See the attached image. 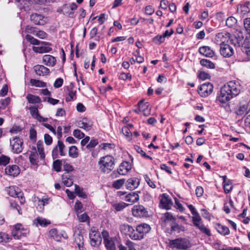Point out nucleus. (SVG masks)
Returning a JSON list of instances; mask_svg holds the SVG:
<instances>
[{
	"label": "nucleus",
	"mask_w": 250,
	"mask_h": 250,
	"mask_svg": "<svg viewBox=\"0 0 250 250\" xmlns=\"http://www.w3.org/2000/svg\"><path fill=\"white\" fill-rule=\"evenodd\" d=\"M241 85L238 82L229 81L221 88L220 93L217 97L216 103L226 110L229 109V102L237 96L241 91Z\"/></svg>",
	"instance_id": "f257e3e1"
},
{
	"label": "nucleus",
	"mask_w": 250,
	"mask_h": 250,
	"mask_svg": "<svg viewBox=\"0 0 250 250\" xmlns=\"http://www.w3.org/2000/svg\"><path fill=\"white\" fill-rule=\"evenodd\" d=\"M114 158L110 155H107L100 158L98 162L100 170L105 173H109L114 168Z\"/></svg>",
	"instance_id": "f03ea898"
},
{
	"label": "nucleus",
	"mask_w": 250,
	"mask_h": 250,
	"mask_svg": "<svg viewBox=\"0 0 250 250\" xmlns=\"http://www.w3.org/2000/svg\"><path fill=\"white\" fill-rule=\"evenodd\" d=\"M150 226L146 223L141 224L136 227L135 235H133L134 240H141L144 238L145 234L148 233L150 230Z\"/></svg>",
	"instance_id": "7ed1b4c3"
},
{
	"label": "nucleus",
	"mask_w": 250,
	"mask_h": 250,
	"mask_svg": "<svg viewBox=\"0 0 250 250\" xmlns=\"http://www.w3.org/2000/svg\"><path fill=\"white\" fill-rule=\"evenodd\" d=\"M8 194L11 197L19 198L20 203L24 204L25 202L23 192L21 189L17 186H10L7 188Z\"/></svg>",
	"instance_id": "20e7f679"
},
{
	"label": "nucleus",
	"mask_w": 250,
	"mask_h": 250,
	"mask_svg": "<svg viewBox=\"0 0 250 250\" xmlns=\"http://www.w3.org/2000/svg\"><path fill=\"white\" fill-rule=\"evenodd\" d=\"M189 243L185 238H178L171 240L169 242V246L171 248H176L179 249H187L189 247Z\"/></svg>",
	"instance_id": "39448f33"
},
{
	"label": "nucleus",
	"mask_w": 250,
	"mask_h": 250,
	"mask_svg": "<svg viewBox=\"0 0 250 250\" xmlns=\"http://www.w3.org/2000/svg\"><path fill=\"white\" fill-rule=\"evenodd\" d=\"M192 222L194 226L199 229L203 233L210 236L211 234L210 231L202 223L200 215L193 216Z\"/></svg>",
	"instance_id": "423d86ee"
},
{
	"label": "nucleus",
	"mask_w": 250,
	"mask_h": 250,
	"mask_svg": "<svg viewBox=\"0 0 250 250\" xmlns=\"http://www.w3.org/2000/svg\"><path fill=\"white\" fill-rule=\"evenodd\" d=\"M132 214L138 218L147 217L148 216V211L143 206L138 205L134 206L132 208Z\"/></svg>",
	"instance_id": "0eeeda50"
},
{
	"label": "nucleus",
	"mask_w": 250,
	"mask_h": 250,
	"mask_svg": "<svg viewBox=\"0 0 250 250\" xmlns=\"http://www.w3.org/2000/svg\"><path fill=\"white\" fill-rule=\"evenodd\" d=\"M213 89V85L209 83H207L202 84L198 90L199 95L203 97H206L210 95Z\"/></svg>",
	"instance_id": "6e6552de"
},
{
	"label": "nucleus",
	"mask_w": 250,
	"mask_h": 250,
	"mask_svg": "<svg viewBox=\"0 0 250 250\" xmlns=\"http://www.w3.org/2000/svg\"><path fill=\"white\" fill-rule=\"evenodd\" d=\"M10 145L12 146L13 152L19 153L21 152L23 147V142L19 137H14L10 141Z\"/></svg>",
	"instance_id": "1a4fd4ad"
},
{
	"label": "nucleus",
	"mask_w": 250,
	"mask_h": 250,
	"mask_svg": "<svg viewBox=\"0 0 250 250\" xmlns=\"http://www.w3.org/2000/svg\"><path fill=\"white\" fill-rule=\"evenodd\" d=\"M89 238L90 239V244L93 247L98 246L101 243L102 238L100 233L98 231L91 229L89 233Z\"/></svg>",
	"instance_id": "9d476101"
},
{
	"label": "nucleus",
	"mask_w": 250,
	"mask_h": 250,
	"mask_svg": "<svg viewBox=\"0 0 250 250\" xmlns=\"http://www.w3.org/2000/svg\"><path fill=\"white\" fill-rule=\"evenodd\" d=\"M42 44L41 46H33L32 50L34 52L38 53H44L49 52L52 50V48L49 46L51 44L48 42H42L40 43Z\"/></svg>",
	"instance_id": "9b49d317"
},
{
	"label": "nucleus",
	"mask_w": 250,
	"mask_h": 250,
	"mask_svg": "<svg viewBox=\"0 0 250 250\" xmlns=\"http://www.w3.org/2000/svg\"><path fill=\"white\" fill-rule=\"evenodd\" d=\"M31 21L36 25H43L46 23L45 17L42 15L32 13L30 16Z\"/></svg>",
	"instance_id": "f8f14e48"
},
{
	"label": "nucleus",
	"mask_w": 250,
	"mask_h": 250,
	"mask_svg": "<svg viewBox=\"0 0 250 250\" xmlns=\"http://www.w3.org/2000/svg\"><path fill=\"white\" fill-rule=\"evenodd\" d=\"M44 158H41L40 155L37 152V150L35 147L32 148L30 152L29 157V162L32 165L38 166V163L40 161L44 159Z\"/></svg>",
	"instance_id": "ddd939ff"
},
{
	"label": "nucleus",
	"mask_w": 250,
	"mask_h": 250,
	"mask_svg": "<svg viewBox=\"0 0 250 250\" xmlns=\"http://www.w3.org/2000/svg\"><path fill=\"white\" fill-rule=\"evenodd\" d=\"M220 52L224 57L229 58L234 54L233 48L228 44H224L220 46Z\"/></svg>",
	"instance_id": "4468645a"
},
{
	"label": "nucleus",
	"mask_w": 250,
	"mask_h": 250,
	"mask_svg": "<svg viewBox=\"0 0 250 250\" xmlns=\"http://www.w3.org/2000/svg\"><path fill=\"white\" fill-rule=\"evenodd\" d=\"M229 39V33H219L215 36V42L221 46V45L227 44V43L228 42Z\"/></svg>",
	"instance_id": "2eb2a0df"
},
{
	"label": "nucleus",
	"mask_w": 250,
	"mask_h": 250,
	"mask_svg": "<svg viewBox=\"0 0 250 250\" xmlns=\"http://www.w3.org/2000/svg\"><path fill=\"white\" fill-rule=\"evenodd\" d=\"M172 205V202L169 196L166 193H164L161 196L160 206L166 209L170 208Z\"/></svg>",
	"instance_id": "dca6fc26"
},
{
	"label": "nucleus",
	"mask_w": 250,
	"mask_h": 250,
	"mask_svg": "<svg viewBox=\"0 0 250 250\" xmlns=\"http://www.w3.org/2000/svg\"><path fill=\"white\" fill-rule=\"evenodd\" d=\"M121 231L129 236L130 238L134 240L133 235H135V230L133 227L128 224H124L120 226Z\"/></svg>",
	"instance_id": "f3484780"
},
{
	"label": "nucleus",
	"mask_w": 250,
	"mask_h": 250,
	"mask_svg": "<svg viewBox=\"0 0 250 250\" xmlns=\"http://www.w3.org/2000/svg\"><path fill=\"white\" fill-rule=\"evenodd\" d=\"M20 172L19 167L15 165H9L7 166L5 169V172L6 174L16 177L18 176Z\"/></svg>",
	"instance_id": "a211bd4d"
},
{
	"label": "nucleus",
	"mask_w": 250,
	"mask_h": 250,
	"mask_svg": "<svg viewBox=\"0 0 250 250\" xmlns=\"http://www.w3.org/2000/svg\"><path fill=\"white\" fill-rule=\"evenodd\" d=\"M140 185V180L138 178L133 177L129 178L126 181L125 186L129 190H134Z\"/></svg>",
	"instance_id": "6ab92c4d"
},
{
	"label": "nucleus",
	"mask_w": 250,
	"mask_h": 250,
	"mask_svg": "<svg viewBox=\"0 0 250 250\" xmlns=\"http://www.w3.org/2000/svg\"><path fill=\"white\" fill-rule=\"evenodd\" d=\"M131 169L130 163L127 161L122 162L118 169V173L120 175H125Z\"/></svg>",
	"instance_id": "aec40b11"
},
{
	"label": "nucleus",
	"mask_w": 250,
	"mask_h": 250,
	"mask_svg": "<svg viewBox=\"0 0 250 250\" xmlns=\"http://www.w3.org/2000/svg\"><path fill=\"white\" fill-rule=\"evenodd\" d=\"M243 37L238 36H236L235 35H230L229 34V42H230L234 45L235 47H241L243 44Z\"/></svg>",
	"instance_id": "412c9836"
},
{
	"label": "nucleus",
	"mask_w": 250,
	"mask_h": 250,
	"mask_svg": "<svg viewBox=\"0 0 250 250\" xmlns=\"http://www.w3.org/2000/svg\"><path fill=\"white\" fill-rule=\"evenodd\" d=\"M34 70L37 75L44 76L50 72L49 69L42 65H36L34 67Z\"/></svg>",
	"instance_id": "4be33fe9"
},
{
	"label": "nucleus",
	"mask_w": 250,
	"mask_h": 250,
	"mask_svg": "<svg viewBox=\"0 0 250 250\" xmlns=\"http://www.w3.org/2000/svg\"><path fill=\"white\" fill-rule=\"evenodd\" d=\"M199 52L207 57H212L214 55V52L210 47L207 46H203L199 48Z\"/></svg>",
	"instance_id": "5701e85b"
},
{
	"label": "nucleus",
	"mask_w": 250,
	"mask_h": 250,
	"mask_svg": "<svg viewBox=\"0 0 250 250\" xmlns=\"http://www.w3.org/2000/svg\"><path fill=\"white\" fill-rule=\"evenodd\" d=\"M42 61L44 64L49 66H53L56 64V58L50 55H44Z\"/></svg>",
	"instance_id": "b1692460"
},
{
	"label": "nucleus",
	"mask_w": 250,
	"mask_h": 250,
	"mask_svg": "<svg viewBox=\"0 0 250 250\" xmlns=\"http://www.w3.org/2000/svg\"><path fill=\"white\" fill-rule=\"evenodd\" d=\"M62 181L66 187H70L73 183V179L68 172L64 173L62 175Z\"/></svg>",
	"instance_id": "393cba45"
},
{
	"label": "nucleus",
	"mask_w": 250,
	"mask_h": 250,
	"mask_svg": "<svg viewBox=\"0 0 250 250\" xmlns=\"http://www.w3.org/2000/svg\"><path fill=\"white\" fill-rule=\"evenodd\" d=\"M139 196L138 194L134 192H131L127 194L125 198V200L126 202L133 203L139 200Z\"/></svg>",
	"instance_id": "a878e982"
},
{
	"label": "nucleus",
	"mask_w": 250,
	"mask_h": 250,
	"mask_svg": "<svg viewBox=\"0 0 250 250\" xmlns=\"http://www.w3.org/2000/svg\"><path fill=\"white\" fill-rule=\"evenodd\" d=\"M244 56H246L245 61L250 60V46L249 44L244 43L241 48Z\"/></svg>",
	"instance_id": "bb28decb"
},
{
	"label": "nucleus",
	"mask_w": 250,
	"mask_h": 250,
	"mask_svg": "<svg viewBox=\"0 0 250 250\" xmlns=\"http://www.w3.org/2000/svg\"><path fill=\"white\" fill-rule=\"evenodd\" d=\"M248 104H240L239 108L236 111L237 115L242 116L245 114H247L250 111V108L248 109Z\"/></svg>",
	"instance_id": "cd10ccee"
},
{
	"label": "nucleus",
	"mask_w": 250,
	"mask_h": 250,
	"mask_svg": "<svg viewBox=\"0 0 250 250\" xmlns=\"http://www.w3.org/2000/svg\"><path fill=\"white\" fill-rule=\"evenodd\" d=\"M75 242L80 250H85L83 247V238L80 233L75 235Z\"/></svg>",
	"instance_id": "c85d7f7f"
},
{
	"label": "nucleus",
	"mask_w": 250,
	"mask_h": 250,
	"mask_svg": "<svg viewBox=\"0 0 250 250\" xmlns=\"http://www.w3.org/2000/svg\"><path fill=\"white\" fill-rule=\"evenodd\" d=\"M34 223L36 224L37 226L39 225L42 227H44L50 224V222L45 218L38 217L34 221Z\"/></svg>",
	"instance_id": "c756f323"
},
{
	"label": "nucleus",
	"mask_w": 250,
	"mask_h": 250,
	"mask_svg": "<svg viewBox=\"0 0 250 250\" xmlns=\"http://www.w3.org/2000/svg\"><path fill=\"white\" fill-rule=\"evenodd\" d=\"M68 95L65 97V101L66 102H70L74 101L76 99V91L71 88H68Z\"/></svg>",
	"instance_id": "7c9ffc66"
},
{
	"label": "nucleus",
	"mask_w": 250,
	"mask_h": 250,
	"mask_svg": "<svg viewBox=\"0 0 250 250\" xmlns=\"http://www.w3.org/2000/svg\"><path fill=\"white\" fill-rule=\"evenodd\" d=\"M37 151L40 155V158H44L45 157V155L44 153V148H43V142L42 141H39L37 142Z\"/></svg>",
	"instance_id": "2f4dec72"
},
{
	"label": "nucleus",
	"mask_w": 250,
	"mask_h": 250,
	"mask_svg": "<svg viewBox=\"0 0 250 250\" xmlns=\"http://www.w3.org/2000/svg\"><path fill=\"white\" fill-rule=\"evenodd\" d=\"M162 219L166 223L171 222V224L174 223L176 220V218L173 216L171 213L168 212H167L164 214L163 216L162 217Z\"/></svg>",
	"instance_id": "473e14b6"
},
{
	"label": "nucleus",
	"mask_w": 250,
	"mask_h": 250,
	"mask_svg": "<svg viewBox=\"0 0 250 250\" xmlns=\"http://www.w3.org/2000/svg\"><path fill=\"white\" fill-rule=\"evenodd\" d=\"M10 208L11 209L13 210H16L18 211V213L20 215L22 214V211L21 208L20 206L17 204V203L13 200H10L9 201Z\"/></svg>",
	"instance_id": "72a5a7b5"
},
{
	"label": "nucleus",
	"mask_w": 250,
	"mask_h": 250,
	"mask_svg": "<svg viewBox=\"0 0 250 250\" xmlns=\"http://www.w3.org/2000/svg\"><path fill=\"white\" fill-rule=\"evenodd\" d=\"M217 230L223 235H228L229 233V229L227 227L220 224L218 225Z\"/></svg>",
	"instance_id": "f704fd0d"
},
{
	"label": "nucleus",
	"mask_w": 250,
	"mask_h": 250,
	"mask_svg": "<svg viewBox=\"0 0 250 250\" xmlns=\"http://www.w3.org/2000/svg\"><path fill=\"white\" fill-rule=\"evenodd\" d=\"M104 245L107 250H115L116 247L114 241L111 239H106Z\"/></svg>",
	"instance_id": "c9c22d12"
},
{
	"label": "nucleus",
	"mask_w": 250,
	"mask_h": 250,
	"mask_svg": "<svg viewBox=\"0 0 250 250\" xmlns=\"http://www.w3.org/2000/svg\"><path fill=\"white\" fill-rule=\"evenodd\" d=\"M77 218L80 222H86L89 225L90 218L86 213H83L81 214H77Z\"/></svg>",
	"instance_id": "e433bc0d"
},
{
	"label": "nucleus",
	"mask_w": 250,
	"mask_h": 250,
	"mask_svg": "<svg viewBox=\"0 0 250 250\" xmlns=\"http://www.w3.org/2000/svg\"><path fill=\"white\" fill-rule=\"evenodd\" d=\"M200 64L208 68L213 69L215 68L214 64L211 61L207 59H202L200 61Z\"/></svg>",
	"instance_id": "4c0bfd02"
},
{
	"label": "nucleus",
	"mask_w": 250,
	"mask_h": 250,
	"mask_svg": "<svg viewBox=\"0 0 250 250\" xmlns=\"http://www.w3.org/2000/svg\"><path fill=\"white\" fill-rule=\"evenodd\" d=\"M69 155L70 157L76 158L79 156L78 148L76 146H73L70 147L69 149Z\"/></svg>",
	"instance_id": "58836bf2"
},
{
	"label": "nucleus",
	"mask_w": 250,
	"mask_h": 250,
	"mask_svg": "<svg viewBox=\"0 0 250 250\" xmlns=\"http://www.w3.org/2000/svg\"><path fill=\"white\" fill-rule=\"evenodd\" d=\"M30 82L32 85L36 87H44L46 86L45 83L36 79H31Z\"/></svg>",
	"instance_id": "ea45409f"
},
{
	"label": "nucleus",
	"mask_w": 250,
	"mask_h": 250,
	"mask_svg": "<svg viewBox=\"0 0 250 250\" xmlns=\"http://www.w3.org/2000/svg\"><path fill=\"white\" fill-rule=\"evenodd\" d=\"M224 184V190L226 193H229L233 188V187L231 185V182L229 181H223Z\"/></svg>",
	"instance_id": "a19ab883"
},
{
	"label": "nucleus",
	"mask_w": 250,
	"mask_h": 250,
	"mask_svg": "<svg viewBox=\"0 0 250 250\" xmlns=\"http://www.w3.org/2000/svg\"><path fill=\"white\" fill-rule=\"evenodd\" d=\"M25 38L28 42L33 45H39L41 43L40 41L34 38L29 34L26 35Z\"/></svg>",
	"instance_id": "79ce46f5"
},
{
	"label": "nucleus",
	"mask_w": 250,
	"mask_h": 250,
	"mask_svg": "<svg viewBox=\"0 0 250 250\" xmlns=\"http://www.w3.org/2000/svg\"><path fill=\"white\" fill-rule=\"evenodd\" d=\"M78 126L81 128H83L85 130H89L91 128L92 125L86 122H84L83 120L80 121L78 122Z\"/></svg>",
	"instance_id": "37998d69"
},
{
	"label": "nucleus",
	"mask_w": 250,
	"mask_h": 250,
	"mask_svg": "<svg viewBox=\"0 0 250 250\" xmlns=\"http://www.w3.org/2000/svg\"><path fill=\"white\" fill-rule=\"evenodd\" d=\"M26 98L28 102L30 103H39L41 101L40 98L38 96H34L31 94H28Z\"/></svg>",
	"instance_id": "c03bdc74"
},
{
	"label": "nucleus",
	"mask_w": 250,
	"mask_h": 250,
	"mask_svg": "<svg viewBox=\"0 0 250 250\" xmlns=\"http://www.w3.org/2000/svg\"><path fill=\"white\" fill-rule=\"evenodd\" d=\"M171 230L172 231H175L179 232L181 231H184L185 230V228L182 226L179 225L175 222L174 223L171 224Z\"/></svg>",
	"instance_id": "a18cd8bd"
},
{
	"label": "nucleus",
	"mask_w": 250,
	"mask_h": 250,
	"mask_svg": "<svg viewBox=\"0 0 250 250\" xmlns=\"http://www.w3.org/2000/svg\"><path fill=\"white\" fill-rule=\"evenodd\" d=\"M139 111H142L145 114L146 110L147 109L149 104L148 103H144L143 101H140L138 103Z\"/></svg>",
	"instance_id": "49530a36"
},
{
	"label": "nucleus",
	"mask_w": 250,
	"mask_h": 250,
	"mask_svg": "<svg viewBox=\"0 0 250 250\" xmlns=\"http://www.w3.org/2000/svg\"><path fill=\"white\" fill-rule=\"evenodd\" d=\"M75 192L78 196L83 198H86L87 196L86 194L83 191V188H81L77 185H75Z\"/></svg>",
	"instance_id": "de8ad7c7"
},
{
	"label": "nucleus",
	"mask_w": 250,
	"mask_h": 250,
	"mask_svg": "<svg viewBox=\"0 0 250 250\" xmlns=\"http://www.w3.org/2000/svg\"><path fill=\"white\" fill-rule=\"evenodd\" d=\"M62 161L60 160H56L53 162V169L57 172H59L62 169Z\"/></svg>",
	"instance_id": "09e8293b"
},
{
	"label": "nucleus",
	"mask_w": 250,
	"mask_h": 250,
	"mask_svg": "<svg viewBox=\"0 0 250 250\" xmlns=\"http://www.w3.org/2000/svg\"><path fill=\"white\" fill-rule=\"evenodd\" d=\"M237 20L233 17H229L226 20V25L232 27L237 23Z\"/></svg>",
	"instance_id": "8fccbe9b"
},
{
	"label": "nucleus",
	"mask_w": 250,
	"mask_h": 250,
	"mask_svg": "<svg viewBox=\"0 0 250 250\" xmlns=\"http://www.w3.org/2000/svg\"><path fill=\"white\" fill-rule=\"evenodd\" d=\"M57 146L58 147L60 155L62 156L65 155V152L64 151L65 146L63 144V142L61 140H58Z\"/></svg>",
	"instance_id": "3c124183"
},
{
	"label": "nucleus",
	"mask_w": 250,
	"mask_h": 250,
	"mask_svg": "<svg viewBox=\"0 0 250 250\" xmlns=\"http://www.w3.org/2000/svg\"><path fill=\"white\" fill-rule=\"evenodd\" d=\"M122 132L123 134L130 141L131 139L132 133L128 126H124L122 128Z\"/></svg>",
	"instance_id": "603ef678"
},
{
	"label": "nucleus",
	"mask_w": 250,
	"mask_h": 250,
	"mask_svg": "<svg viewBox=\"0 0 250 250\" xmlns=\"http://www.w3.org/2000/svg\"><path fill=\"white\" fill-rule=\"evenodd\" d=\"M125 180L124 179H121L115 181L113 183V187L116 188H120L125 183Z\"/></svg>",
	"instance_id": "864d4df0"
},
{
	"label": "nucleus",
	"mask_w": 250,
	"mask_h": 250,
	"mask_svg": "<svg viewBox=\"0 0 250 250\" xmlns=\"http://www.w3.org/2000/svg\"><path fill=\"white\" fill-rule=\"evenodd\" d=\"M37 28L34 26H32L30 25H28L26 26L25 29V32L28 34H32L34 35H36L37 32Z\"/></svg>",
	"instance_id": "5fc2aeb1"
},
{
	"label": "nucleus",
	"mask_w": 250,
	"mask_h": 250,
	"mask_svg": "<svg viewBox=\"0 0 250 250\" xmlns=\"http://www.w3.org/2000/svg\"><path fill=\"white\" fill-rule=\"evenodd\" d=\"M135 149L136 151L138 153L140 154L143 157L150 160H152V158L150 156L146 155L145 151H144L140 146H135Z\"/></svg>",
	"instance_id": "6e6d98bb"
},
{
	"label": "nucleus",
	"mask_w": 250,
	"mask_h": 250,
	"mask_svg": "<svg viewBox=\"0 0 250 250\" xmlns=\"http://www.w3.org/2000/svg\"><path fill=\"white\" fill-rule=\"evenodd\" d=\"M10 239L11 238L7 234L0 232V243L8 242Z\"/></svg>",
	"instance_id": "4d7b16f0"
},
{
	"label": "nucleus",
	"mask_w": 250,
	"mask_h": 250,
	"mask_svg": "<svg viewBox=\"0 0 250 250\" xmlns=\"http://www.w3.org/2000/svg\"><path fill=\"white\" fill-rule=\"evenodd\" d=\"M165 38L162 35L157 36L153 39V42L158 44H160L164 42Z\"/></svg>",
	"instance_id": "13d9d810"
},
{
	"label": "nucleus",
	"mask_w": 250,
	"mask_h": 250,
	"mask_svg": "<svg viewBox=\"0 0 250 250\" xmlns=\"http://www.w3.org/2000/svg\"><path fill=\"white\" fill-rule=\"evenodd\" d=\"M126 206V205L125 203L115 204L113 205V207L114 208V209L117 211H121L124 208H125Z\"/></svg>",
	"instance_id": "bf43d9fd"
},
{
	"label": "nucleus",
	"mask_w": 250,
	"mask_h": 250,
	"mask_svg": "<svg viewBox=\"0 0 250 250\" xmlns=\"http://www.w3.org/2000/svg\"><path fill=\"white\" fill-rule=\"evenodd\" d=\"M10 158L5 155H2L0 156V165L5 166L9 163Z\"/></svg>",
	"instance_id": "052dcab7"
},
{
	"label": "nucleus",
	"mask_w": 250,
	"mask_h": 250,
	"mask_svg": "<svg viewBox=\"0 0 250 250\" xmlns=\"http://www.w3.org/2000/svg\"><path fill=\"white\" fill-rule=\"evenodd\" d=\"M244 26L247 33L250 34V18H246L244 19Z\"/></svg>",
	"instance_id": "680f3d73"
},
{
	"label": "nucleus",
	"mask_w": 250,
	"mask_h": 250,
	"mask_svg": "<svg viewBox=\"0 0 250 250\" xmlns=\"http://www.w3.org/2000/svg\"><path fill=\"white\" fill-rule=\"evenodd\" d=\"M144 178L146 182L148 185V186L152 188H156V185L154 184L153 182H152L149 176L147 175H144Z\"/></svg>",
	"instance_id": "e2e57ef3"
},
{
	"label": "nucleus",
	"mask_w": 250,
	"mask_h": 250,
	"mask_svg": "<svg viewBox=\"0 0 250 250\" xmlns=\"http://www.w3.org/2000/svg\"><path fill=\"white\" fill-rule=\"evenodd\" d=\"M73 134L76 138L79 139H82L84 137V134L79 129H75Z\"/></svg>",
	"instance_id": "0e129e2a"
},
{
	"label": "nucleus",
	"mask_w": 250,
	"mask_h": 250,
	"mask_svg": "<svg viewBox=\"0 0 250 250\" xmlns=\"http://www.w3.org/2000/svg\"><path fill=\"white\" fill-rule=\"evenodd\" d=\"M29 110L32 116L35 119L37 117V115H39L38 108L35 106L29 107Z\"/></svg>",
	"instance_id": "69168bd1"
},
{
	"label": "nucleus",
	"mask_w": 250,
	"mask_h": 250,
	"mask_svg": "<svg viewBox=\"0 0 250 250\" xmlns=\"http://www.w3.org/2000/svg\"><path fill=\"white\" fill-rule=\"evenodd\" d=\"M198 77L201 80H205L207 79H210V76L209 74L203 71V72H201L199 74Z\"/></svg>",
	"instance_id": "338daca9"
},
{
	"label": "nucleus",
	"mask_w": 250,
	"mask_h": 250,
	"mask_svg": "<svg viewBox=\"0 0 250 250\" xmlns=\"http://www.w3.org/2000/svg\"><path fill=\"white\" fill-rule=\"evenodd\" d=\"M35 36H36L37 37L40 39H44L47 37V35L44 31L42 30H39L37 31Z\"/></svg>",
	"instance_id": "774afa93"
}]
</instances>
